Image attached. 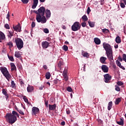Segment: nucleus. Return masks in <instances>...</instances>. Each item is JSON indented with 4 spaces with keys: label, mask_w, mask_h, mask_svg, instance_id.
Segmentation results:
<instances>
[{
    "label": "nucleus",
    "mask_w": 126,
    "mask_h": 126,
    "mask_svg": "<svg viewBox=\"0 0 126 126\" xmlns=\"http://www.w3.org/2000/svg\"><path fill=\"white\" fill-rule=\"evenodd\" d=\"M11 84L12 88H14L16 87V83L14 81H12Z\"/></svg>",
    "instance_id": "obj_42"
},
{
    "label": "nucleus",
    "mask_w": 126,
    "mask_h": 126,
    "mask_svg": "<svg viewBox=\"0 0 126 126\" xmlns=\"http://www.w3.org/2000/svg\"><path fill=\"white\" fill-rule=\"evenodd\" d=\"M116 123L119 126H124V123L122 118L120 119V121H116Z\"/></svg>",
    "instance_id": "obj_20"
},
{
    "label": "nucleus",
    "mask_w": 126,
    "mask_h": 126,
    "mask_svg": "<svg viewBox=\"0 0 126 126\" xmlns=\"http://www.w3.org/2000/svg\"><path fill=\"white\" fill-rule=\"evenodd\" d=\"M51 77V74L49 72H48L45 74V78L46 79H50Z\"/></svg>",
    "instance_id": "obj_28"
},
{
    "label": "nucleus",
    "mask_w": 126,
    "mask_h": 126,
    "mask_svg": "<svg viewBox=\"0 0 126 126\" xmlns=\"http://www.w3.org/2000/svg\"><path fill=\"white\" fill-rule=\"evenodd\" d=\"M45 13L46 14V17L47 18H50L51 15V12L50 10H48L47 9V10L45 11Z\"/></svg>",
    "instance_id": "obj_19"
},
{
    "label": "nucleus",
    "mask_w": 126,
    "mask_h": 126,
    "mask_svg": "<svg viewBox=\"0 0 126 126\" xmlns=\"http://www.w3.org/2000/svg\"><path fill=\"white\" fill-rule=\"evenodd\" d=\"M31 26H32V28H34L35 27V22H32V23Z\"/></svg>",
    "instance_id": "obj_56"
},
{
    "label": "nucleus",
    "mask_w": 126,
    "mask_h": 126,
    "mask_svg": "<svg viewBox=\"0 0 126 126\" xmlns=\"http://www.w3.org/2000/svg\"><path fill=\"white\" fill-rule=\"evenodd\" d=\"M3 75L4 76L6 79H7L8 81L11 78V75L9 74V72L5 73Z\"/></svg>",
    "instance_id": "obj_12"
},
{
    "label": "nucleus",
    "mask_w": 126,
    "mask_h": 126,
    "mask_svg": "<svg viewBox=\"0 0 126 126\" xmlns=\"http://www.w3.org/2000/svg\"><path fill=\"white\" fill-rule=\"evenodd\" d=\"M7 57L9 58L10 61L12 62H14L15 61V60L14 59V57L11 56H9V55H7Z\"/></svg>",
    "instance_id": "obj_32"
},
{
    "label": "nucleus",
    "mask_w": 126,
    "mask_h": 126,
    "mask_svg": "<svg viewBox=\"0 0 126 126\" xmlns=\"http://www.w3.org/2000/svg\"><path fill=\"white\" fill-rule=\"evenodd\" d=\"M115 91L117 92H120L121 91V88L117 85H115Z\"/></svg>",
    "instance_id": "obj_39"
},
{
    "label": "nucleus",
    "mask_w": 126,
    "mask_h": 126,
    "mask_svg": "<svg viewBox=\"0 0 126 126\" xmlns=\"http://www.w3.org/2000/svg\"><path fill=\"white\" fill-rule=\"evenodd\" d=\"M120 6L122 8H125V5L123 3H120Z\"/></svg>",
    "instance_id": "obj_53"
},
{
    "label": "nucleus",
    "mask_w": 126,
    "mask_h": 126,
    "mask_svg": "<svg viewBox=\"0 0 126 126\" xmlns=\"http://www.w3.org/2000/svg\"><path fill=\"white\" fill-rule=\"evenodd\" d=\"M7 45L8 46H9V48H12V47H13V43H12V42H8L7 43Z\"/></svg>",
    "instance_id": "obj_41"
},
{
    "label": "nucleus",
    "mask_w": 126,
    "mask_h": 126,
    "mask_svg": "<svg viewBox=\"0 0 126 126\" xmlns=\"http://www.w3.org/2000/svg\"><path fill=\"white\" fill-rule=\"evenodd\" d=\"M104 82L106 83H109L110 82V80L112 79V77L109 74H106L104 75Z\"/></svg>",
    "instance_id": "obj_6"
},
{
    "label": "nucleus",
    "mask_w": 126,
    "mask_h": 126,
    "mask_svg": "<svg viewBox=\"0 0 126 126\" xmlns=\"http://www.w3.org/2000/svg\"><path fill=\"white\" fill-rule=\"evenodd\" d=\"M20 51H15L14 54V56L16 58H19L21 57V55L20 54Z\"/></svg>",
    "instance_id": "obj_21"
},
{
    "label": "nucleus",
    "mask_w": 126,
    "mask_h": 126,
    "mask_svg": "<svg viewBox=\"0 0 126 126\" xmlns=\"http://www.w3.org/2000/svg\"><path fill=\"white\" fill-rule=\"evenodd\" d=\"M63 50L65 52H67V51H68V48L67 46V45H64L63 46Z\"/></svg>",
    "instance_id": "obj_35"
},
{
    "label": "nucleus",
    "mask_w": 126,
    "mask_h": 126,
    "mask_svg": "<svg viewBox=\"0 0 126 126\" xmlns=\"http://www.w3.org/2000/svg\"><path fill=\"white\" fill-rule=\"evenodd\" d=\"M112 106H113V102L110 101L108 104V106H107V110H108V111H110Z\"/></svg>",
    "instance_id": "obj_25"
},
{
    "label": "nucleus",
    "mask_w": 126,
    "mask_h": 126,
    "mask_svg": "<svg viewBox=\"0 0 126 126\" xmlns=\"http://www.w3.org/2000/svg\"><path fill=\"white\" fill-rule=\"evenodd\" d=\"M122 57H123V61L126 63V54H123Z\"/></svg>",
    "instance_id": "obj_43"
},
{
    "label": "nucleus",
    "mask_w": 126,
    "mask_h": 126,
    "mask_svg": "<svg viewBox=\"0 0 126 126\" xmlns=\"http://www.w3.org/2000/svg\"><path fill=\"white\" fill-rule=\"evenodd\" d=\"M49 45L50 43L47 41H43L42 43H41V46L44 49L48 48Z\"/></svg>",
    "instance_id": "obj_9"
},
{
    "label": "nucleus",
    "mask_w": 126,
    "mask_h": 126,
    "mask_svg": "<svg viewBox=\"0 0 126 126\" xmlns=\"http://www.w3.org/2000/svg\"><path fill=\"white\" fill-rule=\"evenodd\" d=\"M116 84H117L119 86H122L124 85V83L121 81H118L117 83H116Z\"/></svg>",
    "instance_id": "obj_37"
},
{
    "label": "nucleus",
    "mask_w": 126,
    "mask_h": 126,
    "mask_svg": "<svg viewBox=\"0 0 126 126\" xmlns=\"http://www.w3.org/2000/svg\"><path fill=\"white\" fill-rule=\"evenodd\" d=\"M103 48L106 51V55L109 61L112 62L114 61L113 51L111 45L108 43H105L103 44Z\"/></svg>",
    "instance_id": "obj_1"
},
{
    "label": "nucleus",
    "mask_w": 126,
    "mask_h": 126,
    "mask_svg": "<svg viewBox=\"0 0 126 126\" xmlns=\"http://www.w3.org/2000/svg\"><path fill=\"white\" fill-rule=\"evenodd\" d=\"M12 114V115L13 116H17L18 118L19 117V114H18V113L15 111H13Z\"/></svg>",
    "instance_id": "obj_34"
},
{
    "label": "nucleus",
    "mask_w": 126,
    "mask_h": 126,
    "mask_svg": "<svg viewBox=\"0 0 126 126\" xmlns=\"http://www.w3.org/2000/svg\"><path fill=\"white\" fill-rule=\"evenodd\" d=\"M67 68L66 67H65L64 69V71L63 72V74H65V75H67Z\"/></svg>",
    "instance_id": "obj_45"
},
{
    "label": "nucleus",
    "mask_w": 126,
    "mask_h": 126,
    "mask_svg": "<svg viewBox=\"0 0 126 126\" xmlns=\"http://www.w3.org/2000/svg\"><path fill=\"white\" fill-rule=\"evenodd\" d=\"M2 94H3V95H4L8 94L7 90L6 89H2Z\"/></svg>",
    "instance_id": "obj_36"
},
{
    "label": "nucleus",
    "mask_w": 126,
    "mask_h": 126,
    "mask_svg": "<svg viewBox=\"0 0 126 126\" xmlns=\"http://www.w3.org/2000/svg\"><path fill=\"white\" fill-rule=\"evenodd\" d=\"M116 64L121 69L123 70H125V67H123L121 64V62H120L119 61L117 60L116 61Z\"/></svg>",
    "instance_id": "obj_18"
},
{
    "label": "nucleus",
    "mask_w": 126,
    "mask_h": 126,
    "mask_svg": "<svg viewBox=\"0 0 126 126\" xmlns=\"http://www.w3.org/2000/svg\"><path fill=\"white\" fill-rule=\"evenodd\" d=\"M37 5H38L37 4L32 3V8L35 9Z\"/></svg>",
    "instance_id": "obj_48"
},
{
    "label": "nucleus",
    "mask_w": 126,
    "mask_h": 126,
    "mask_svg": "<svg viewBox=\"0 0 126 126\" xmlns=\"http://www.w3.org/2000/svg\"><path fill=\"white\" fill-rule=\"evenodd\" d=\"M9 17H10L9 12H8V13L6 15V19L8 20V21H9Z\"/></svg>",
    "instance_id": "obj_54"
},
{
    "label": "nucleus",
    "mask_w": 126,
    "mask_h": 126,
    "mask_svg": "<svg viewBox=\"0 0 126 126\" xmlns=\"http://www.w3.org/2000/svg\"><path fill=\"white\" fill-rule=\"evenodd\" d=\"M10 65H11V70L12 71L16 70V67L15 66V64L14 63H10Z\"/></svg>",
    "instance_id": "obj_24"
},
{
    "label": "nucleus",
    "mask_w": 126,
    "mask_h": 126,
    "mask_svg": "<svg viewBox=\"0 0 126 126\" xmlns=\"http://www.w3.org/2000/svg\"><path fill=\"white\" fill-rule=\"evenodd\" d=\"M63 79L65 81H67L68 80V77L67 74H63Z\"/></svg>",
    "instance_id": "obj_33"
},
{
    "label": "nucleus",
    "mask_w": 126,
    "mask_h": 126,
    "mask_svg": "<svg viewBox=\"0 0 126 126\" xmlns=\"http://www.w3.org/2000/svg\"><path fill=\"white\" fill-rule=\"evenodd\" d=\"M67 91L69 92H71L72 91V89L71 87H68L67 89Z\"/></svg>",
    "instance_id": "obj_52"
},
{
    "label": "nucleus",
    "mask_w": 126,
    "mask_h": 126,
    "mask_svg": "<svg viewBox=\"0 0 126 126\" xmlns=\"http://www.w3.org/2000/svg\"><path fill=\"white\" fill-rule=\"evenodd\" d=\"M63 65V61H60L58 63V66L60 68Z\"/></svg>",
    "instance_id": "obj_44"
},
{
    "label": "nucleus",
    "mask_w": 126,
    "mask_h": 126,
    "mask_svg": "<svg viewBox=\"0 0 126 126\" xmlns=\"http://www.w3.org/2000/svg\"><path fill=\"white\" fill-rule=\"evenodd\" d=\"M81 19H83V21L84 22H87V21L88 20V18H87V16L86 15L83 16Z\"/></svg>",
    "instance_id": "obj_29"
},
{
    "label": "nucleus",
    "mask_w": 126,
    "mask_h": 126,
    "mask_svg": "<svg viewBox=\"0 0 126 126\" xmlns=\"http://www.w3.org/2000/svg\"><path fill=\"white\" fill-rule=\"evenodd\" d=\"M101 30H102V32H103L104 33H108L110 32L109 30L107 29H101Z\"/></svg>",
    "instance_id": "obj_30"
},
{
    "label": "nucleus",
    "mask_w": 126,
    "mask_h": 126,
    "mask_svg": "<svg viewBox=\"0 0 126 126\" xmlns=\"http://www.w3.org/2000/svg\"><path fill=\"white\" fill-rule=\"evenodd\" d=\"M14 35V32L11 31H9L7 33V37L10 38V39L11 38L12 36H13Z\"/></svg>",
    "instance_id": "obj_23"
},
{
    "label": "nucleus",
    "mask_w": 126,
    "mask_h": 126,
    "mask_svg": "<svg viewBox=\"0 0 126 126\" xmlns=\"http://www.w3.org/2000/svg\"><path fill=\"white\" fill-rule=\"evenodd\" d=\"M56 109V105H50L49 104V110L50 111H53L54 110H55Z\"/></svg>",
    "instance_id": "obj_14"
},
{
    "label": "nucleus",
    "mask_w": 126,
    "mask_h": 126,
    "mask_svg": "<svg viewBox=\"0 0 126 126\" xmlns=\"http://www.w3.org/2000/svg\"><path fill=\"white\" fill-rule=\"evenodd\" d=\"M122 101V99H121V97H118V98H116V100L115 101V104L116 105H118L119 103L121 102Z\"/></svg>",
    "instance_id": "obj_27"
},
{
    "label": "nucleus",
    "mask_w": 126,
    "mask_h": 126,
    "mask_svg": "<svg viewBox=\"0 0 126 126\" xmlns=\"http://www.w3.org/2000/svg\"><path fill=\"white\" fill-rule=\"evenodd\" d=\"M32 115H35L36 116V115L37 114H38V113H39L40 110L39 109L38 107H32Z\"/></svg>",
    "instance_id": "obj_8"
},
{
    "label": "nucleus",
    "mask_w": 126,
    "mask_h": 126,
    "mask_svg": "<svg viewBox=\"0 0 126 126\" xmlns=\"http://www.w3.org/2000/svg\"><path fill=\"white\" fill-rule=\"evenodd\" d=\"M15 42L16 43V46L20 50L24 47V42L23 40L20 38H15Z\"/></svg>",
    "instance_id": "obj_4"
},
{
    "label": "nucleus",
    "mask_w": 126,
    "mask_h": 126,
    "mask_svg": "<svg viewBox=\"0 0 126 126\" xmlns=\"http://www.w3.org/2000/svg\"><path fill=\"white\" fill-rule=\"evenodd\" d=\"M20 84H21V86H24V84H25L23 81H20Z\"/></svg>",
    "instance_id": "obj_64"
},
{
    "label": "nucleus",
    "mask_w": 126,
    "mask_h": 126,
    "mask_svg": "<svg viewBox=\"0 0 126 126\" xmlns=\"http://www.w3.org/2000/svg\"><path fill=\"white\" fill-rule=\"evenodd\" d=\"M58 79H55L54 81H53V83L55 84H57L58 83Z\"/></svg>",
    "instance_id": "obj_57"
},
{
    "label": "nucleus",
    "mask_w": 126,
    "mask_h": 126,
    "mask_svg": "<svg viewBox=\"0 0 126 126\" xmlns=\"http://www.w3.org/2000/svg\"><path fill=\"white\" fill-rule=\"evenodd\" d=\"M21 1L24 3V4H27L29 2V0H21Z\"/></svg>",
    "instance_id": "obj_50"
},
{
    "label": "nucleus",
    "mask_w": 126,
    "mask_h": 126,
    "mask_svg": "<svg viewBox=\"0 0 126 126\" xmlns=\"http://www.w3.org/2000/svg\"><path fill=\"white\" fill-rule=\"evenodd\" d=\"M46 10V9L43 7L41 6L38 9V13L41 17L44 16L45 14V11Z\"/></svg>",
    "instance_id": "obj_7"
},
{
    "label": "nucleus",
    "mask_w": 126,
    "mask_h": 126,
    "mask_svg": "<svg viewBox=\"0 0 126 126\" xmlns=\"http://www.w3.org/2000/svg\"><path fill=\"white\" fill-rule=\"evenodd\" d=\"M107 59L106 57H101L100 59H99V62H100L101 63L106 64V61L107 60Z\"/></svg>",
    "instance_id": "obj_13"
},
{
    "label": "nucleus",
    "mask_w": 126,
    "mask_h": 126,
    "mask_svg": "<svg viewBox=\"0 0 126 126\" xmlns=\"http://www.w3.org/2000/svg\"><path fill=\"white\" fill-rule=\"evenodd\" d=\"M34 90L33 87L29 85L27 87V91L28 93H32Z\"/></svg>",
    "instance_id": "obj_15"
},
{
    "label": "nucleus",
    "mask_w": 126,
    "mask_h": 126,
    "mask_svg": "<svg viewBox=\"0 0 126 126\" xmlns=\"http://www.w3.org/2000/svg\"><path fill=\"white\" fill-rule=\"evenodd\" d=\"M5 38L4 36V33L1 32H0V39L2 40H4Z\"/></svg>",
    "instance_id": "obj_26"
},
{
    "label": "nucleus",
    "mask_w": 126,
    "mask_h": 126,
    "mask_svg": "<svg viewBox=\"0 0 126 126\" xmlns=\"http://www.w3.org/2000/svg\"><path fill=\"white\" fill-rule=\"evenodd\" d=\"M13 28L16 32H21L22 31V27L20 26V25L13 27Z\"/></svg>",
    "instance_id": "obj_11"
},
{
    "label": "nucleus",
    "mask_w": 126,
    "mask_h": 126,
    "mask_svg": "<svg viewBox=\"0 0 126 126\" xmlns=\"http://www.w3.org/2000/svg\"><path fill=\"white\" fill-rule=\"evenodd\" d=\"M83 56L84 57H86V58H89V54L87 52H85L84 53V54H83Z\"/></svg>",
    "instance_id": "obj_38"
},
{
    "label": "nucleus",
    "mask_w": 126,
    "mask_h": 126,
    "mask_svg": "<svg viewBox=\"0 0 126 126\" xmlns=\"http://www.w3.org/2000/svg\"><path fill=\"white\" fill-rule=\"evenodd\" d=\"M46 40H47L49 42H50L51 40V39L49 37H48L46 38Z\"/></svg>",
    "instance_id": "obj_61"
},
{
    "label": "nucleus",
    "mask_w": 126,
    "mask_h": 126,
    "mask_svg": "<svg viewBox=\"0 0 126 126\" xmlns=\"http://www.w3.org/2000/svg\"><path fill=\"white\" fill-rule=\"evenodd\" d=\"M101 70L103 72L107 73L109 71V67L106 65H102Z\"/></svg>",
    "instance_id": "obj_10"
},
{
    "label": "nucleus",
    "mask_w": 126,
    "mask_h": 126,
    "mask_svg": "<svg viewBox=\"0 0 126 126\" xmlns=\"http://www.w3.org/2000/svg\"><path fill=\"white\" fill-rule=\"evenodd\" d=\"M81 26L83 27V28H85L86 26V23L84 21L82 22Z\"/></svg>",
    "instance_id": "obj_46"
},
{
    "label": "nucleus",
    "mask_w": 126,
    "mask_h": 126,
    "mask_svg": "<svg viewBox=\"0 0 126 126\" xmlns=\"http://www.w3.org/2000/svg\"><path fill=\"white\" fill-rule=\"evenodd\" d=\"M18 111L21 115H25L24 113L21 110H18Z\"/></svg>",
    "instance_id": "obj_55"
},
{
    "label": "nucleus",
    "mask_w": 126,
    "mask_h": 126,
    "mask_svg": "<svg viewBox=\"0 0 126 126\" xmlns=\"http://www.w3.org/2000/svg\"><path fill=\"white\" fill-rule=\"evenodd\" d=\"M32 12H34L35 14H37L36 19L38 23H41V24H45L47 22V19H46V17H42L41 15H40V13H39V12L37 11L31 10V12L32 13Z\"/></svg>",
    "instance_id": "obj_3"
},
{
    "label": "nucleus",
    "mask_w": 126,
    "mask_h": 126,
    "mask_svg": "<svg viewBox=\"0 0 126 126\" xmlns=\"http://www.w3.org/2000/svg\"><path fill=\"white\" fill-rule=\"evenodd\" d=\"M43 68L45 70H47L48 69V67H47V65H44Z\"/></svg>",
    "instance_id": "obj_63"
},
{
    "label": "nucleus",
    "mask_w": 126,
    "mask_h": 126,
    "mask_svg": "<svg viewBox=\"0 0 126 126\" xmlns=\"http://www.w3.org/2000/svg\"><path fill=\"white\" fill-rule=\"evenodd\" d=\"M66 113H67V114L69 115V114L70 113V111L68 109H66Z\"/></svg>",
    "instance_id": "obj_59"
},
{
    "label": "nucleus",
    "mask_w": 126,
    "mask_h": 126,
    "mask_svg": "<svg viewBox=\"0 0 126 126\" xmlns=\"http://www.w3.org/2000/svg\"><path fill=\"white\" fill-rule=\"evenodd\" d=\"M118 60H119V61H120L121 62H122L123 61V59L122 58H121V56H119V57H118Z\"/></svg>",
    "instance_id": "obj_58"
},
{
    "label": "nucleus",
    "mask_w": 126,
    "mask_h": 126,
    "mask_svg": "<svg viewBox=\"0 0 126 126\" xmlns=\"http://www.w3.org/2000/svg\"><path fill=\"white\" fill-rule=\"evenodd\" d=\"M88 24L89 25V26L91 28H94V22H91V21H88Z\"/></svg>",
    "instance_id": "obj_31"
},
{
    "label": "nucleus",
    "mask_w": 126,
    "mask_h": 126,
    "mask_svg": "<svg viewBox=\"0 0 126 126\" xmlns=\"http://www.w3.org/2000/svg\"><path fill=\"white\" fill-rule=\"evenodd\" d=\"M91 11V10L90 9V7H88V8H87V14H90Z\"/></svg>",
    "instance_id": "obj_51"
},
{
    "label": "nucleus",
    "mask_w": 126,
    "mask_h": 126,
    "mask_svg": "<svg viewBox=\"0 0 126 126\" xmlns=\"http://www.w3.org/2000/svg\"><path fill=\"white\" fill-rule=\"evenodd\" d=\"M61 125L62 126H65V121H63L62 122H61Z\"/></svg>",
    "instance_id": "obj_62"
},
{
    "label": "nucleus",
    "mask_w": 126,
    "mask_h": 126,
    "mask_svg": "<svg viewBox=\"0 0 126 126\" xmlns=\"http://www.w3.org/2000/svg\"><path fill=\"white\" fill-rule=\"evenodd\" d=\"M4 118L6 119V122L11 125L14 124L17 120L16 116L12 115L11 113H6Z\"/></svg>",
    "instance_id": "obj_2"
},
{
    "label": "nucleus",
    "mask_w": 126,
    "mask_h": 126,
    "mask_svg": "<svg viewBox=\"0 0 126 126\" xmlns=\"http://www.w3.org/2000/svg\"><path fill=\"white\" fill-rule=\"evenodd\" d=\"M23 99H24V101H25V102H26V103H27L28 104H29L28 99L27 98V97L26 96H23Z\"/></svg>",
    "instance_id": "obj_40"
},
{
    "label": "nucleus",
    "mask_w": 126,
    "mask_h": 126,
    "mask_svg": "<svg viewBox=\"0 0 126 126\" xmlns=\"http://www.w3.org/2000/svg\"><path fill=\"white\" fill-rule=\"evenodd\" d=\"M81 24H79V22H76L74 23L73 25L71 26V30L73 32H76L81 29Z\"/></svg>",
    "instance_id": "obj_5"
},
{
    "label": "nucleus",
    "mask_w": 126,
    "mask_h": 126,
    "mask_svg": "<svg viewBox=\"0 0 126 126\" xmlns=\"http://www.w3.org/2000/svg\"><path fill=\"white\" fill-rule=\"evenodd\" d=\"M45 104L47 108L48 107V101H45Z\"/></svg>",
    "instance_id": "obj_60"
},
{
    "label": "nucleus",
    "mask_w": 126,
    "mask_h": 126,
    "mask_svg": "<svg viewBox=\"0 0 126 126\" xmlns=\"http://www.w3.org/2000/svg\"><path fill=\"white\" fill-rule=\"evenodd\" d=\"M43 32L46 33H48L49 31L47 28H45L43 30Z\"/></svg>",
    "instance_id": "obj_49"
},
{
    "label": "nucleus",
    "mask_w": 126,
    "mask_h": 126,
    "mask_svg": "<svg viewBox=\"0 0 126 126\" xmlns=\"http://www.w3.org/2000/svg\"><path fill=\"white\" fill-rule=\"evenodd\" d=\"M94 42L97 45H99L101 43V41L99 38L95 37L94 38Z\"/></svg>",
    "instance_id": "obj_17"
},
{
    "label": "nucleus",
    "mask_w": 126,
    "mask_h": 126,
    "mask_svg": "<svg viewBox=\"0 0 126 126\" xmlns=\"http://www.w3.org/2000/svg\"><path fill=\"white\" fill-rule=\"evenodd\" d=\"M115 42H116L117 43H121V42H122L121 40V37H120L119 35H117V36H116V38H115Z\"/></svg>",
    "instance_id": "obj_22"
},
{
    "label": "nucleus",
    "mask_w": 126,
    "mask_h": 126,
    "mask_svg": "<svg viewBox=\"0 0 126 126\" xmlns=\"http://www.w3.org/2000/svg\"><path fill=\"white\" fill-rule=\"evenodd\" d=\"M0 70L2 73L3 74V75H4V74H6V73L8 72V71L7 70V69L6 67H1L0 68Z\"/></svg>",
    "instance_id": "obj_16"
},
{
    "label": "nucleus",
    "mask_w": 126,
    "mask_h": 126,
    "mask_svg": "<svg viewBox=\"0 0 126 126\" xmlns=\"http://www.w3.org/2000/svg\"><path fill=\"white\" fill-rule=\"evenodd\" d=\"M4 28L7 30H9L10 29V26L8 24H6L5 25H4Z\"/></svg>",
    "instance_id": "obj_47"
}]
</instances>
